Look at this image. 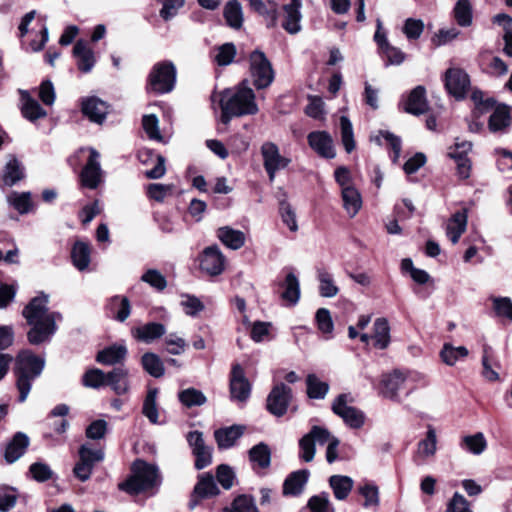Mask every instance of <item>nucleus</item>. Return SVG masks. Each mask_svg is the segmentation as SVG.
<instances>
[{"mask_svg":"<svg viewBox=\"0 0 512 512\" xmlns=\"http://www.w3.org/2000/svg\"><path fill=\"white\" fill-rule=\"evenodd\" d=\"M340 129L343 146L347 153H351L355 148V141L352 123L348 117H340Z\"/></svg>","mask_w":512,"mask_h":512,"instance_id":"5fc2aeb1","label":"nucleus"},{"mask_svg":"<svg viewBox=\"0 0 512 512\" xmlns=\"http://www.w3.org/2000/svg\"><path fill=\"white\" fill-rule=\"evenodd\" d=\"M401 268L404 272L409 273L411 278L418 284H425L430 279V276L426 271L413 266L411 258H404L401 263Z\"/></svg>","mask_w":512,"mask_h":512,"instance_id":"bf43d9fd","label":"nucleus"},{"mask_svg":"<svg viewBox=\"0 0 512 512\" xmlns=\"http://www.w3.org/2000/svg\"><path fill=\"white\" fill-rule=\"evenodd\" d=\"M249 459L253 469H267L271 464V450L267 444L261 442L249 450Z\"/></svg>","mask_w":512,"mask_h":512,"instance_id":"c756f323","label":"nucleus"},{"mask_svg":"<svg viewBox=\"0 0 512 512\" xmlns=\"http://www.w3.org/2000/svg\"><path fill=\"white\" fill-rule=\"evenodd\" d=\"M446 512H473L465 497L455 492L447 504Z\"/></svg>","mask_w":512,"mask_h":512,"instance_id":"774afa93","label":"nucleus"},{"mask_svg":"<svg viewBox=\"0 0 512 512\" xmlns=\"http://www.w3.org/2000/svg\"><path fill=\"white\" fill-rule=\"evenodd\" d=\"M127 349L124 345H112L99 351L96 360L104 365H113L126 357Z\"/></svg>","mask_w":512,"mask_h":512,"instance_id":"473e14b6","label":"nucleus"},{"mask_svg":"<svg viewBox=\"0 0 512 512\" xmlns=\"http://www.w3.org/2000/svg\"><path fill=\"white\" fill-rule=\"evenodd\" d=\"M220 490L211 473H202L198 475L197 483L194 486L192 493V500L197 502L198 500L211 498L217 496Z\"/></svg>","mask_w":512,"mask_h":512,"instance_id":"dca6fc26","label":"nucleus"},{"mask_svg":"<svg viewBox=\"0 0 512 512\" xmlns=\"http://www.w3.org/2000/svg\"><path fill=\"white\" fill-rule=\"evenodd\" d=\"M406 375L400 370L384 374L380 381L379 393L390 400L398 401L399 392L404 388Z\"/></svg>","mask_w":512,"mask_h":512,"instance_id":"ddd939ff","label":"nucleus"},{"mask_svg":"<svg viewBox=\"0 0 512 512\" xmlns=\"http://www.w3.org/2000/svg\"><path fill=\"white\" fill-rule=\"evenodd\" d=\"M251 393V385L239 364L233 366L230 377V395L232 400L245 402Z\"/></svg>","mask_w":512,"mask_h":512,"instance_id":"4468645a","label":"nucleus"},{"mask_svg":"<svg viewBox=\"0 0 512 512\" xmlns=\"http://www.w3.org/2000/svg\"><path fill=\"white\" fill-rule=\"evenodd\" d=\"M73 55L77 59V67L80 71L88 73L93 69L96 63L95 55L85 41L79 40L76 42Z\"/></svg>","mask_w":512,"mask_h":512,"instance_id":"412c9836","label":"nucleus"},{"mask_svg":"<svg viewBox=\"0 0 512 512\" xmlns=\"http://www.w3.org/2000/svg\"><path fill=\"white\" fill-rule=\"evenodd\" d=\"M245 427L242 425H232L222 427L214 431V439L220 450L233 447L237 440L244 434Z\"/></svg>","mask_w":512,"mask_h":512,"instance_id":"a211bd4d","label":"nucleus"},{"mask_svg":"<svg viewBox=\"0 0 512 512\" xmlns=\"http://www.w3.org/2000/svg\"><path fill=\"white\" fill-rule=\"evenodd\" d=\"M343 207L349 217L353 218L357 215L362 207V197L355 187H344L341 189Z\"/></svg>","mask_w":512,"mask_h":512,"instance_id":"c85d7f7f","label":"nucleus"},{"mask_svg":"<svg viewBox=\"0 0 512 512\" xmlns=\"http://www.w3.org/2000/svg\"><path fill=\"white\" fill-rule=\"evenodd\" d=\"M45 359L30 350H22L15 359L14 375L19 391V402H24L32 388L33 382L42 374Z\"/></svg>","mask_w":512,"mask_h":512,"instance_id":"f03ea898","label":"nucleus"},{"mask_svg":"<svg viewBox=\"0 0 512 512\" xmlns=\"http://www.w3.org/2000/svg\"><path fill=\"white\" fill-rule=\"evenodd\" d=\"M197 267L203 275L217 276L225 269L224 258H197Z\"/></svg>","mask_w":512,"mask_h":512,"instance_id":"c03bdc74","label":"nucleus"},{"mask_svg":"<svg viewBox=\"0 0 512 512\" xmlns=\"http://www.w3.org/2000/svg\"><path fill=\"white\" fill-rule=\"evenodd\" d=\"M82 112L91 121L101 124L107 115V104L97 97H89L82 102Z\"/></svg>","mask_w":512,"mask_h":512,"instance_id":"5701e85b","label":"nucleus"},{"mask_svg":"<svg viewBox=\"0 0 512 512\" xmlns=\"http://www.w3.org/2000/svg\"><path fill=\"white\" fill-rule=\"evenodd\" d=\"M29 443L26 434L17 432L5 448L4 458L6 462L12 464L17 461L25 453Z\"/></svg>","mask_w":512,"mask_h":512,"instance_id":"b1692460","label":"nucleus"},{"mask_svg":"<svg viewBox=\"0 0 512 512\" xmlns=\"http://www.w3.org/2000/svg\"><path fill=\"white\" fill-rule=\"evenodd\" d=\"M319 293L322 297L331 298L338 294L339 289L335 285L332 275L325 269H318Z\"/></svg>","mask_w":512,"mask_h":512,"instance_id":"37998d69","label":"nucleus"},{"mask_svg":"<svg viewBox=\"0 0 512 512\" xmlns=\"http://www.w3.org/2000/svg\"><path fill=\"white\" fill-rule=\"evenodd\" d=\"M307 506L311 512H334L326 492L312 496Z\"/></svg>","mask_w":512,"mask_h":512,"instance_id":"4d7b16f0","label":"nucleus"},{"mask_svg":"<svg viewBox=\"0 0 512 512\" xmlns=\"http://www.w3.org/2000/svg\"><path fill=\"white\" fill-rule=\"evenodd\" d=\"M511 122V107L506 104H499L490 115L488 126L490 131L499 132L508 128Z\"/></svg>","mask_w":512,"mask_h":512,"instance_id":"bb28decb","label":"nucleus"},{"mask_svg":"<svg viewBox=\"0 0 512 512\" xmlns=\"http://www.w3.org/2000/svg\"><path fill=\"white\" fill-rule=\"evenodd\" d=\"M329 485L336 499L345 500L353 489L354 481L349 476L332 475Z\"/></svg>","mask_w":512,"mask_h":512,"instance_id":"7c9ffc66","label":"nucleus"},{"mask_svg":"<svg viewBox=\"0 0 512 512\" xmlns=\"http://www.w3.org/2000/svg\"><path fill=\"white\" fill-rule=\"evenodd\" d=\"M158 478V466L143 459H136L130 466V475L118 483V489L130 496H137L153 489Z\"/></svg>","mask_w":512,"mask_h":512,"instance_id":"20e7f679","label":"nucleus"},{"mask_svg":"<svg viewBox=\"0 0 512 512\" xmlns=\"http://www.w3.org/2000/svg\"><path fill=\"white\" fill-rule=\"evenodd\" d=\"M307 395L311 399H324L329 392V384L321 381L315 374L306 378Z\"/></svg>","mask_w":512,"mask_h":512,"instance_id":"a19ab883","label":"nucleus"},{"mask_svg":"<svg viewBox=\"0 0 512 512\" xmlns=\"http://www.w3.org/2000/svg\"><path fill=\"white\" fill-rule=\"evenodd\" d=\"M263 166L269 180L274 181L276 173L289 166L291 159L280 154L278 146L274 142L266 141L260 148Z\"/></svg>","mask_w":512,"mask_h":512,"instance_id":"6e6552de","label":"nucleus"},{"mask_svg":"<svg viewBox=\"0 0 512 512\" xmlns=\"http://www.w3.org/2000/svg\"><path fill=\"white\" fill-rule=\"evenodd\" d=\"M467 220V209H462L455 212L448 220L446 225V234L453 244H456L461 235L465 232L467 227Z\"/></svg>","mask_w":512,"mask_h":512,"instance_id":"a878e982","label":"nucleus"},{"mask_svg":"<svg viewBox=\"0 0 512 512\" xmlns=\"http://www.w3.org/2000/svg\"><path fill=\"white\" fill-rule=\"evenodd\" d=\"M250 74L257 89L270 86L274 80V71L265 54L255 50L250 54Z\"/></svg>","mask_w":512,"mask_h":512,"instance_id":"423d86ee","label":"nucleus"},{"mask_svg":"<svg viewBox=\"0 0 512 512\" xmlns=\"http://www.w3.org/2000/svg\"><path fill=\"white\" fill-rule=\"evenodd\" d=\"M216 478L225 490H229L234 484L235 473L229 465L221 464L216 469Z\"/></svg>","mask_w":512,"mask_h":512,"instance_id":"69168bd1","label":"nucleus"},{"mask_svg":"<svg viewBox=\"0 0 512 512\" xmlns=\"http://www.w3.org/2000/svg\"><path fill=\"white\" fill-rule=\"evenodd\" d=\"M138 158L143 164H153V168L145 172V176L148 179H157L160 177V154L152 153L148 149H142L138 154Z\"/></svg>","mask_w":512,"mask_h":512,"instance_id":"09e8293b","label":"nucleus"},{"mask_svg":"<svg viewBox=\"0 0 512 512\" xmlns=\"http://www.w3.org/2000/svg\"><path fill=\"white\" fill-rule=\"evenodd\" d=\"M132 334L139 341L151 343L160 337V324L151 322L132 330Z\"/></svg>","mask_w":512,"mask_h":512,"instance_id":"de8ad7c7","label":"nucleus"},{"mask_svg":"<svg viewBox=\"0 0 512 512\" xmlns=\"http://www.w3.org/2000/svg\"><path fill=\"white\" fill-rule=\"evenodd\" d=\"M48 298V295L41 293L23 309V316L32 326L27 334L28 341L32 345L48 341L57 330L56 321L61 319L59 313L49 311Z\"/></svg>","mask_w":512,"mask_h":512,"instance_id":"f257e3e1","label":"nucleus"},{"mask_svg":"<svg viewBox=\"0 0 512 512\" xmlns=\"http://www.w3.org/2000/svg\"><path fill=\"white\" fill-rule=\"evenodd\" d=\"M178 398L180 402L188 408L201 406L207 401L206 396L200 390L195 388H187L180 391Z\"/></svg>","mask_w":512,"mask_h":512,"instance_id":"8fccbe9b","label":"nucleus"},{"mask_svg":"<svg viewBox=\"0 0 512 512\" xmlns=\"http://www.w3.org/2000/svg\"><path fill=\"white\" fill-rule=\"evenodd\" d=\"M292 398V389L284 383H277L267 396L266 408L272 415L281 417L286 414Z\"/></svg>","mask_w":512,"mask_h":512,"instance_id":"1a4fd4ad","label":"nucleus"},{"mask_svg":"<svg viewBox=\"0 0 512 512\" xmlns=\"http://www.w3.org/2000/svg\"><path fill=\"white\" fill-rule=\"evenodd\" d=\"M157 395L158 389L156 387H149L142 408V413L153 424L158 422V410L156 406Z\"/></svg>","mask_w":512,"mask_h":512,"instance_id":"49530a36","label":"nucleus"},{"mask_svg":"<svg viewBox=\"0 0 512 512\" xmlns=\"http://www.w3.org/2000/svg\"><path fill=\"white\" fill-rule=\"evenodd\" d=\"M186 441L195 458L194 467L197 470H202L211 465L213 460V447L206 444L201 431H189L186 434Z\"/></svg>","mask_w":512,"mask_h":512,"instance_id":"0eeeda50","label":"nucleus"},{"mask_svg":"<svg viewBox=\"0 0 512 512\" xmlns=\"http://www.w3.org/2000/svg\"><path fill=\"white\" fill-rule=\"evenodd\" d=\"M29 472L32 478L37 482H45L52 478L53 471L43 462H35L30 465Z\"/></svg>","mask_w":512,"mask_h":512,"instance_id":"e2e57ef3","label":"nucleus"},{"mask_svg":"<svg viewBox=\"0 0 512 512\" xmlns=\"http://www.w3.org/2000/svg\"><path fill=\"white\" fill-rule=\"evenodd\" d=\"M221 122L228 124L232 117L243 115H253L258 112V106L255 101V94L248 86V81L244 80L237 88L235 93L229 97L221 94Z\"/></svg>","mask_w":512,"mask_h":512,"instance_id":"7ed1b4c3","label":"nucleus"},{"mask_svg":"<svg viewBox=\"0 0 512 512\" xmlns=\"http://www.w3.org/2000/svg\"><path fill=\"white\" fill-rule=\"evenodd\" d=\"M353 402L354 399L351 394L343 393L334 399L331 409L347 426L359 429L364 425L365 415L361 410L350 405Z\"/></svg>","mask_w":512,"mask_h":512,"instance_id":"39448f33","label":"nucleus"},{"mask_svg":"<svg viewBox=\"0 0 512 512\" xmlns=\"http://www.w3.org/2000/svg\"><path fill=\"white\" fill-rule=\"evenodd\" d=\"M24 177L23 167L16 157L10 156L8 159L4 173L3 182L6 186H13Z\"/></svg>","mask_w":512,"mask_h":512,"instance_id":"e433bc0d","label":"nucleus"},{"mask_svg":"<svg viewBox=\"0 0 512 512\" xmlns=\"http://www.w3.org/2000/svg\"><path fill=\"white\" fill-rule=\"evenodd\" d=\"M493 308L499 317H506L512 320V301L508 297H493Z\"/></svg>","mask_w":512,"mask_h":512,"instance_id":"338daca9","label":"nucleus"},{"mask_svg":"<svg viewBox=\"0 0 512 512\" xmlns=\"http://www.w3.org/2000/svg\"><path fill=\"white\" fill-rule=\"evenodd\" d=\"M437 451V434L434 427L428 426L425 439L421 440L417 445L415 452V460H426L433 457Z\"/></svg>","mask_w":512,"mask_h":512,"instance_id":"cd10ccee","label":"nucleus"},{"mask_svg":"<svg viewBox=\"0 0 512 512\" xmlns=\"http://www.w3.org/2000/svg\"><path fill=\"white\" fill-rule=\"evenodd\" d=\"M108 430V423L103 419L92 421L86 428V437L92 440L103 439Z\"/></svg>","mask_w":512,"mask_h":512,"instance_id":"680f3d73","label":"nucleus"},{"mask_svg":"<svg viewBox=\"0 0 512 512\" xmlns=\"http://www.w3.org/2000/svg\"><path fill=\"white\" fill-rule=\"evenodd\" d=\"M224 18L228 26L240 29L243 24V12L241 4L237 0H231L224 7Z\"/></svg>","mask_w":512,"mask_h":512,"instance_id":"f704fd0d","label":"nucleus"},{"mask_svg":"<svg viewBox=\"0 0 512 512\" xmlns=\"http://www.w3.org/2000/svg\"><path fill=\"white\" fill-rule=\"evenodd\" d=\"M309 146L321 157L332 159L336 152L332 137L325 131H314L307 136Z\"/></svg>","mask_w":512,"mask_h":512,"instance_id":"2eb2a0df","label":"nucleus"},{"mask_svg":"<svg viewBox=\"0 0 512 512\" xmlns=\"http://www.w3.org/2000/svg\"><path fill=\"white\" fill-rule=\"evenodd\" d=\"M309 478V471L306 469L297 470L290 473L283 483V495L298 496L300 495Z\"/></svg>","mask_w":512,"mask_h":512,"instance_id":"aec40b11","label":"nucleus"},{"mask_svg":"<svg viewBox=\"0 0 512 512\" xmlns=\"http://www.w3.org/2000/svg\"><path fill=\"white\" fill-rule=\"evenodd\" d=\"M284 291L281 294L283 300L295 305L300 298V284L299 280L293 272L286 275L284 281Z\"/></svg>","mask_w":512,"mask_h":512,"instance_id":"4c0bfd02","label":"nucleus"},{"mask_svg":"<svg viewBox=\"0 0 512 512\" xmlns=\"http://www.w3.org/2000/svg\"><path fill=\"white\" fill-rule=\"evenodd\" d=\"M458 25L468 27L472 24V5L470 0H458L453 9Z\"/></svg>","mask_w":512,"mask_h":512,"instance_id":"a18cd8bd","label":"nucleus"},{"mask_svg":"<svg viewBox=\"0 0 512 512\" xmlns=\"http://www.w3.org/2000/svg\"><path fill=\"white\" fill-rule=\"evenodd\" d=\"M87 460V464L94 467L104 459V451L101 448H92L90 444H83L79 449V459Z\"/></svg>","mask_w":512,"mask_h":512,"instance_id":"6e6d98bb","label":"nucleus"},{"mask_svg":"<svg viewBox=\"0 0 512 512\" xmlns=\"http://www.w3.org/2000/svg\"><path fill=\"white\" fill-rule=\"evenodd\" d=\"M108 374L100 369L88 370L83 376V384L91 388H99L106 385Z\"/></svg>","mask_w":512,"mask_h":512,"instance_id":"052dcab7","label":"nucleus"},{"mask_svg":"<svg viewBox=\"0 0 512 512\" xmlns=\"http://www.w3.org/2000/svg\"><path fill=\"white\" fill-rule=\"evenodd\" d=\"M440 356L444 363L449 366L454 365L459 359L468 356V350L464 346L454 347L450 344H445L441 350Z\"/></svg>","mask_w":512,"mask_h":512,"instance_id":"603ef678","label":"nucleus"},{"mask_svg":"<svg viewBox=\"0 0 512 512\" xmlns=\"http://www.w3.org/2000/svg\"><path fill=\"white\" fill-rule=\"evenodd\" d=\"M127 376V370L122 367L115 368L113 371L108 373L106 385L111 386L117 394H124L129 388Z\"/></svg>","mask_w":512,"mask_h":512,"instance_id":"72a5a7b5","label":"nucleus"},{"mask_svg":"<svg viewBox=\"0 0 512 512\" xmlns=\"http://www.w3.org/2000/svg\"><path fill=\"white\" fill-rule=\"evenodd\" d=\"M445 87L457 100L463 99L470 88L468 74L460 68H449L445 73Z\"/></svg>","mask_w":512,"mask_h":512,"instance_id":"9d476101","label":"nucleus"},{"mask_svg":"<svg viewBox=\"0 0 512 512\" xmlns=\"http://www.w3.org/2000/svg\"><path fill=\"white\" fill-rule=\"evenodd\" d=\"M472 149L470 142L456 143L455 148L448 154L455 159L457 164V173L460 178L467 179L470 176L471 162L466 154Z\"/></svg>","mask_w":512,"mask_h":512,"instance_id":"6ab92c4d","label":"nucleus"},{"mask_svg":"<svg viewBox=\"0 0 512 512\" xmlns=\"http://www.w3.org/2000/svg\"><path fill=\"white\" fill-rule=\"evenodd\" d=\"M187 343L185 339L176 333H169L165 335L164 327L162 326V347L174 355H180L184 353Z\"/></svg>","mask_w":512,"mask_h":512,"instance_id":"ea45409f","label":"nucleus"},{"mask_svg":"<svg viewBox=\"0 0 512 512\" xmlns=\"http://www.w3.org/2000/svg\"><path fill=\"white\" fill-rule=\"evenodd\" d=\"M177 81V70L170 61L162 62V94L174 90Z\"/></svg>","mask_w":512,"mask_h":512,"instance_id":"3c124183","label":"nucleus"},{"mask_svg":"<svg viewBox=\"0 0 512 512\" xmlns=\"http://www.w3.org/2000/svg\"><path fill=\"white\" fill-rule=\"evenodd\" d=\"M359 493L365 498L364 507H377L379 505V490L376 485L365 483L359 487Z\"/></svg>","mask_w":512,"mask_h":512,"instance_id":"13d9d810","label":"nucleus"},{"mask_svg":"<svg viewBox=\"0 0 512 512\" xmlns=\"http://www.w3.org/2000/svg\"><path fill=\"white\" fill-rule=\"evenodd\" d=\"M250 7L262 16L268 28H274L278 24L280 11L278 4L272 0H249Z\"/></svg>","mask_w":512,"mask_h":512,"instance_id":"f3484780","label":"nucleus"},{"mask_svg":"<svg viewBox=\"0 0 512 512\" xmlns=\"http://www.w3.org/2000/svg\"><path fill=\"white\" fill-rule=\"evenodd\" d=\"M460 446L464 450L474 455H480L482 452L485 451L487 447V441L484 437V434L478 432L474 435L464 436L461 440Z\"/></svg>","mask_w":512,"mask_h":512,"instance_id":"79ce46f5","label":"nucleus"},{"mask_svg":"<svg viewBox=\"0 0 512 512\" xmlns=\"http://www.w3.org/2000/svg\"><path fill=\"white\" fill-rule=\"evenodd\" d=\"M217 236L225 246L233 250L241 248L245 243L244 233L228 226L219 228Z\"/></svg>","mask_w":512,"mask_h":512,"instance_id":"2f4dec72","label":"nucleus"},{"mask_svg":"<svg viewBox=\"0 0 512 512\" xmlns=\"http://www.w3.org/2000/svg\"><path fill=\"white\" fill-rule=\"evenodd\" d=\"M375 347L385 349L390 343V327L386 318H377L374 322Z\"/></svg>","mask_w":512,"mask_h":512,"instance_id":"58836bf2","label":"nucleus"},{"mask_svg":"<svg viewBox=\"0 0 512 512\" xmlns=\"http://www.w3.org/2000/svg\"><path fill=\"white\" fill-rule=\"evenodd\" d=\"M20 110L23 117L31 122L44 118L47 112L41 107L37 100L32 98L25 90H20Z\"/></svg>","mask_w":512,"mask_h":512,"instance_id":"4be33fe9","label":"nucleus"},{"mask_svg":"<svg viewBox=\"0 0 512 512\" xmlns=\"http://www.w3.org/2000/svg\"><path fill=\"white\" fill-rule=\"evenodd\" d=\"M301 7V0H291L281 8V26L289 34L294 35L301 31Z\"/></svg>","mask_w":512,"mask_h":512,"instance_id":"f8f14e48","label":"nucleus"},{"mask_svg":"<svg viewBox=\"0 0 512 512\" xmlns=\"http://www.w3.org/2000/svg\"><path fill=\"white\" fill-rule=\"evenodd\" d=\"M404 110L413 115H421L428 111L426 90L423 86H417L410 92Z\"/></svg>","mask_w":512,"mask_h":512,"instance_id":"393cba45","label":"nucleus"},{"mask_svg":"<svg viewBox=\"0 0 512 512\" xmlns=\"http://www.w3.org/2000/svg\"><path fill=\"white\" fill-rule=\"evenodd\" d=\"M9 202L14 208L21 214L28 213L31 209V195L28 192L24 193H13L9 197Z\"/></svg>","mask_w":512,"mask_h":512,"instance_id":"0e129e2a","label":"nucleus"},{"mask_svg":"<svg viewBox=\"0 0 512 512\" xmlns=\"http://www.w3.org/2000/svg\"><path fill=\"white\" fill-rule=\"evenodd\" d=\"M113 317L124 322L130 315L131 306L127 297L113 296L107 305Z\"/></svg>","mask_w":512,"mask_h":512,"instance_id":"c9c22d12","label":"nucleus"},{"mask_svg":"<svg viewBox=\"0 0 512 512\" xmlns=\"http://www.w3.org/2000/svg\"><path fill=\"white\" fill-rule=\"evenodd\" d=\"M223 512H258L255 502L248 495L237 496L230 507L224 508Z\"/></svg>","mask_w":512,"mask_h":512,"instance_id":"864d4df0","label":"nucleus"},{"mask_svg":"<svg viewBox=\"0 0 512 512\" xmlns=\"http://www.w3.org/2000/svg\"><path fill=\"white\" fill-rule=\"evenodd\" d=\"M89 152V158L81 171L80 178L83 186L96 189L102 179L100 154L94 148H89Z\"/></svg>","mask_w":512,"mask_h":512,"instance_id":"9b49d317","label":"nucleus"}]
</instances>
